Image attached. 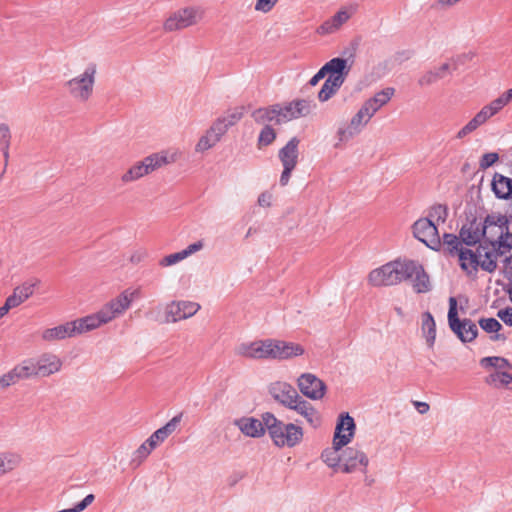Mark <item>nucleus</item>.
I'll use <instances>...</instances> for the list:
<instances>
[{"label":"nucleus","mask_w":512,"mask_h":512,"mask_svg":"<svg viewBox=\"0 0 512 512\" xmlns=\"http://www.w3.org/2000/svg\"><path fill=\"white\" fill-rule=\"evenodd\" d=\"M421 331L427 345L432 348L436 339V323L429 311L424 312L421 316Z\"/></svg>","instance_id":"34"},{"label":"nucleus","mask_w":512,"mask_h":512,"mask_svg":"<svg viewBox=\"0 0 512 512\" xmlns=\"http://www.w3.org/2000/svg\"><path fill=\"white\" fill-rule=\"evenodd\" d=\"M395 93V89L387 87L380 92L376 93L373 97L364 102L362 108H366L368 114L373 117L375 113L387 104Z\"/></svg>","instance_id":"29"},{"label":"nucleus","mask_w":512,"mask_h":512,"mask_svg":"<svg viewBox=\"0 0 512 512\" xmlns=\"http://www.w3.org/2000/svg\"><path fill=\"white\" fill-rule=\"evenodd\" d=\"M200 309L198 303L192 301H173L166 307V321L178 322L195 315Z\"/></svg>","instance_id":"16"},{"label":"nucleus","mask_w":512,"mask_h":512,"mask_svg":"<svg viewBox=\"0 0 512 512\" xmlns=\"http://www.w3.org/2000/svg\"><path fill=\"white\" fill-rule=\"evenodd\" d=\"M509 231V220L507 216L499 213L488 214L482 221L483 241L480 245L490 247L503 237L505 232Z\"/></svg>","instance_id":"10"},{"label":"nucleus","mask_w":512,"mask_h":512,"mask_svg":"<svg viewBox=\"0 0 512 512\" xmlns=\"http://www.w3.org/2000/svg\"><path fill=\"white\" fill-rule=\"evenodd\" d=\"M350 17L351 14L346 9H341L334 16L324 21L316 29V33L319 35H329L335 33L344 23L350 19Z\"/></svg>","instance_id":"26"},{"label":"nucleus","mask_w":512,"mask_h":512,"mask_svg":"<svg viewBox=\"0 0 512 512\" xmlns=\"http://www.w3.org/2000/svg\"><path fill=\"white\" fill-rule=\"evenodd\" d=\"M500 372L501 371H496L492 374H490L487 378H486V383L489 384V385H493L494 387L496 388H499V378H500Z\"/></svg>","instance_id":"63"},{"label":"nucleus","mask_w":512,"mask_h":512,"mask_svg":"<svg viewBox=\"0 0 512 512\" xmlns=\"http://www.w3.org/2000/svg\"><path fill=\"white\" fill-rule=\"evenodd\" d=\"M164 153H154L133 164L122 176L125 184L139 180L162 166L172 162Z\"/></svg>","instance_id":"7"},{"label":"nucleus","mask_w":512,"mask_h":512,"mask_svg":"<svg viewBox=\"0 0 512 512\" xmlns=\"http://www.w3.org/2000/svg\"><path fill=\"white\" fill-rule=\"evenodd\" d=\"M218 142L219 139L217 138V136H215L213 133L207 130L206 134L199 139L198 143L196 144L195 150L197 152H204L215 146Z\"/></svg>","instance_id":"44"},{"label":"nucleus","mask_w":512,"mask_h":512,"mask_svg":"<svg viewBox=\"0 0 512 512\" xmlns=\"http://www.w3.org/2000/svg\"><path fill=\"white\" fill-rule=\"evenodd\" d=\"M360 132L352 127V125L348 124L345 127H339L337 130V138L338 142L334 145L335 148L340 147L341 143H345L352 139L354 136L358 135Z\"/></svg>","instance_id":"45"},{"label":"nucleus","mask_w":512,"mask_h":512,"mask_svg":"<svg viewBox=\"0 0 512 512\" xmlns=\"http://www.w3.org/2000/svg\"><path fill=\"white\" fill-rule=\"evenodd\" d=\"M252 117L255 120V122L259 124H264L266 122H272L274 121L277 124V107L276 105L267 107V108H259L253 111Z\"/></svg>","instance_id":"36"},{"label":"nucleus","mask_w":512,"mask_h":512,"mask_svg":"<svg viewBox=\"0 0 512 512\" xmlns=\"http://www.w3.org/2000/svg\"><path fill=\"white\" fill-rule=\"evenodd\" d=\"M512 255V233L505 232L504 236L490 247L486 245L482 270L492 273L497 268L498 258L506 259Z\"/></svg>","instance_id":"9"},{"label":"nucleus","mask_w":512,"mask_h":512,"mask_svg":"<svg viewBox=\"0 0 512 512\" xmlns=\"http://www.w3.org/2000/svg\"><path fill=\"white\" fill-rule=\"evenodd\" d=\"M462 243L463 241L461 240L460 236L458 237L451 233H444L441 239V245L443 244L447 248L451 256H457L459 251L464 250Z\"/></svg>","instance_id":"38"},{"label":"nucleus","mask_w":512,"mask_h":512,"mask_svg":"<svg viewBox=\"0 0 512 512\" xmlns=\"http://www.w3.org/2000/svg\"><path fill=\"white\" fill-rule=\"evenodd\" d=\"M304 351L300 344L271 339V359L287 360L303 355Z\"/></svg>","instance_id":"19"},{"label":"nucleus","mask_w":512,"mask_h":512,"mask_svg":"<svg viewBox=\"0 0 512 512\" xmlns=\"http://www.w3.org/2000/svg\"><path fill=\"white\" fill-rule=\"evenodd\" d=\"M297 385L300 392L312 400H320L326 393V384L312 373L300 375Z\"/></svg>","instance_id":"15"},{"label":"nucleus","mask_w":512,"mask_h":512,"mask_svg":"<svg viewBox=\"0 0 512 512\" xmlns=\"http://www.w3.org/2000/svg\"><path fill=\"white\" fill-rule=\"evenodd\" d=\"M270 345L271 339L242 343L237 347L236 353L247 358L271 359Z\"/></svg>","instance_id":"21"},{"label":"nucleus","mask_w":512,"mask_h":512,"mask_svg":"<svg viewBox=\"0 0 512 512\" xmlns=\"http://www.w3.org/2000/svg\"><path fill=\"white\" fill-rule=\"evenodd\" d=\"M28 370L22 361L7 373L0 375V391L15 385L21 380L29 379Z\"/></svg>","instance_id":"30"},{"label":"nucleus","mask_w":512,"mask_h":512,"mask_svg":"<svg viewBox=\"0 0 512 512\" xmlns=\"http://www.w3.org/2000/svg\"><path fill=\"white\" fill-rule=\"evenodd\" d=\"M326 75V71L323 67H321L320 70L309 80V84L311 86L317 85L319 81L322 80Z\"/></svg>","instance_id":"62"},{"label":"nucleus","mask_w":512,"mask_h":512,"mask_svg":"<svg viewBox=\"0 0 512 512\" xmlns=\"http://www.w3.org/2000/svg\"><path fill=\"white\" fill-rule=\"evenodd\" d=\"M347 76L348 74H329L326 81H328V83H330V85H332L335 89L339 90L345 82Z\"/></svg>","instance_id":"55"},{"label":"nucleus","mask_w":512,"mask_h":512,"mask_svg":"<svg viewBox=\"0 0 512 512\" xmlns=\"http://www.w3.org/2000/svg\"><path fill=\"white\" fill-rule=\"evenodd\" d=\"M337 89H335L328 81L325 80L322 88L318 92V99L320 102L328 101L333 95L337 93Z\"/></svg>","instance_id":"50"},{"label":"nucleus","mask_w":512,"mask_h":512,"mask_svg":"<svg viewBox=\"0 0 512 512\" xmlns=\"http://www.w3.org/2000/svg\"><path fill=\"white\" fill-rule=\"evenodd\" d=\"M28 370V378L48 377L59 372L62 368V360L55 354L44 353L38 359H26L23 361Z\"/></svg>","instance_id":"11"},{"label":"nucleus","mask_w":512,"mask_h":512,"mask_svg":"<svg viewBox=\"0 0 512 512\" xmlns=\"http://www.w3.org/2000/svg\"><path fill=\"white\" fill-rule=\"evenodd\" d=\"M152 451H153V449L145 441L134 452V457L132 459V463H136L137 465H140L150 455V453Z\"/></svg>","instance_id":"48"},{"label":"nucleus","mask_w":512,"mask_h":512,"mask_svg":"<svg viewBox=\"0 0 512 512\" xmlns=\"http://www.w3.org/2000/svg\"><path fill=\"white\" fill-rule=\"evenodd\" d=\"M368 464L369 458L360 448L351 446L342 450V472L353 473L358 470L366 472Z\"/></svg>","instance_id":"14"},{"label":"nucleus","mask_w":512,"mask_h":512,"mask_svg":"<svg viewBox=\"0 0 512 512\" xmlns=\"http://www.w3.org/2000/svg\"><path fill=\"white\" fill-rule=\"evenodd\" d=\"M372 117L368 114L366 108H360L359 111L352 117L350 125L361 132L362 128L370 121Z\"/></svg>","instance_id":"46"},{"label":"nucleus","mask_w":512,"mask_h":512,"mask_svg":"<svg viewBox=\"0 0 512 512\" xmlns=\"http://www.w3.org/2000/svg\"><path fill=\"white\" fill-rule=\"evenodd\" d=\"M451 73V67L449 63H443L439 67H435L423 72L418 80L417 84L421 88L429 87L438 81L444 79L448 74Z\"/></svg>","instance_id":"25"},{"label":"nucleus","mask_w":512,"mask_h":512,"mask_svg":"<svg viewBox=\"0 0 512 512\" xmlns=\"http://www.w3.org/2000/svg\"><path fill=\"white\" fill-rule=\"evenodd\" d=\"M276 139V132L275 130L269 126L266 125L260 132L258 137V147L261 148L262 146H268L273 143V141Z\"/></svg>","instance_id":"47"},{"label":"nucleus","mask_w":512,"mask_h":512,"mask_svg":"<svg viewBox=\"0 0 512 512\" xmlns=\"http://www.w3.org/2000/svg\"><path fill=\"white\" fill-rule=\"evenodd\" d=\"M19 463V456L12 453H0V475L14 469Z\"/></svg>","instance_id":"39"},{"label":"nucleus","mask_w":512,"mask_h":512,"mask_svg":"<svg viewBox=\"0 0 512 512\" xmlns=\"http://www.w3.org/2000/svg\"><path fill=\"white\" fill-rule=\"evenodd\" d=\"M299 143L300 140L297 137H293L279 150L278 157L283 166V171L279 180L281 186H286L288 184L291 173L298 163Z\"/></svg>","instance_id":"12"},{"label":"nucleus","mask_w":512,"mask_h":512,"mask_svg":"<svg viewBox=\"0 0 512 512\" xmlns=\"http://www.w3.org/2000/svg\"><path fill=\"white\" fill-rule=\"evenodd\" d=\"M297 400L288 409L296 411L301 415L312 427L320 425L321 419L318 411L312 406L310 402L303 399L300 395Z\"/></svg>","instance_id":"23"},{"label":"nucleus","mask_w":512,"mask_h":512,"mask_svg":"<svg viewBox=\"0 0 512 512\" xmlns=\"http://www.w3.org/2000/svg\"><path fill=\"white\" fill-rule=\"evenodd\" d=\"M96 72V65L91 63L85 68L82 74L68 80L64 84L72 98L79 102L89 100L93 94Z\"/></svg>","instance_id":"5"},{"label":"nucleus","mask_w":512,"mask_h":512,"mask_svg":"<svg viewBox=\"0 0 512 512\" xmlns=\"http://www.w3.org/2000/svg\"><path fill=\"white\" fill-rule=\"evenodd\" d=\"M186 257L185 255H183V252L180 251V252H176V253H173V254H169L165 257H163L160 261H159V265L161 267H168V266H172L182 260H184Z\"/></svg>","instance_id":"51"},{"label":"nucleus","mask_w":512,"mask_h":512,"mask_svg":"<svg viewBox=\"0 0 512 512\" xmlns=\"http://www.w3.org/2000/svg\"><path fill=\"white\" fill-rule=\"evenodd\" d=\"M448 216V209L445 205L437 204L430 208L428 212V216L426 218H431L436 225L439 223H445Z\"/></svg>","instance_id":"43"},{"label":"nucleus","mask_w":512,"mask_h":512,"mask_svg":"<svg viewBox=\"0 0 512 512\" xmlns=\"http://www.w3.org/2000/svg\"><path fill=\"white\" fill-rule=\"evenodd\" d=\"M499 160V155L495 152L491 153H485L480 161H479V167L482 170H485L489 167H491L493 164H495Z\"/></svg>","instance_id":"52"},{"label":"nucleus","mask_w":512,"mask_h":512,"mask_svg":"<svg viewBox=\"0 0 512 512\" xmlns=\"http://www.w3.org/2000/svg\"><path fill=\"white\" fill-rule=\"evenodd\" d=\"M501 387L507 388V389H512L510 374L507 371L500 372L499 388H501Z\"/></svg>","instance_id":"60"},{"label":"nucleus","mask_w":512,"mask_h":512,"mask_svg":"<svg viewBox=\"0 0 512 512\" xmlns=\"http://www.w3.org/2000/svg\"><path fill=\"white\" fill-rule=\"evenodd\" d=\"M460 238L468 246L475 245L476 243L483 241L482 234V221H479L476 217L464 224L460 229Z\"/></svg>","instance_id":"24"},{"label":"nucleus","mask_w":512,"mask_h":512,"mask_svg":"<svg viewBox=\"0 0 512 512\" xmlns=\"http://www.w3.org/2000/svg\"><path fill=\"white\" fill-rule=\"evenodd\" d=\"M478 323L482 330H484L487 333L492 334L490 336V339L492 341L504 342L508 339L507 335H505L504 333H500V331L502 330V325L497 319H495V318H480Z\"/></svg>","instance_id":"33"},{"label":"nucleus","mask_w":512,"mask_h":512,"mask_svg":"<svg viewBox=\"0 0 512 512\" xmlns=\"http://www.w3.org/2000/svg\"><path fill=\"white\" fill-rule=\"evenodd\" d=\"M234 424L241 430V432L249 437H260L265 433V424L262 420L253 417H243L235 420Z\"/></svg>","instance_id":"27"},{"label":"nucleus","mask_w":512,"mask_h":512,"mask_svg":"<svg viewBox=\"0 0 512 512\" xmlns=\"http://www.w3.org/2000/svg\"><path fill=\"white\" fill-rule=\"evenodd\" d=\"M486 245H479L475 252L470 249H464L459 251L458 259L460 267L467 273L472 274L477 272L478 267L482 269V263L484 260V251Z\"/></svg>","instance_id":"20"},{"label":"nucleus","mask_w":512,"mask_h":512,"mask_svg":"<svg viewBox=\"0 0 512 512\" xmlns=\"http://www.w3.org/2000/svg\"><path fill=\"white\" fill-rule=\"evenodd\" d=\"M202 248H203L202 241H197L195 243H192V244L188 245L187 248L182 250V252H183V255H185V257L187 258L191 254L201 250Z\"/></svg>","instance_id":"58"},{"label":"nucleus","mask_w":512,"mask_h":512,"mask_svg":"<svg viewBox=\"0 0 512 512\" xmlns=\"http://www.w3.org/2000/svg\"><path fill=\"white\" fill-rule=\"evenodd\" d=\"M293 105L297 118L306 117L316 107V104L313 101L306 99L294 100Z\"/></svg>","instance_id":"42"},{"label":"nucleus","mask_w":512,"mask_h":512,"mask_svg":"<svg viewBox=\"0 0 512 512\" xmlns=\"http://www.w3.org/2000/svg\"><path fill=\"white\" fill-rule=\"evenodd\" d=\"M35 285L36 283L25 282L22 285L17 286L12 295L6 299L7 303L12 308L19 306L33 295Z\"/></svg>","instance_id":"32"},{"label":"nucleus","mask_w":512,"mask_h":512,"mask_svg":"<svg viewBox=\"0 0 512 512\" xmlns=\"http://www.w3.org/2000/svg\"><path fill=\"white\" fill-rule=\"evenodd\" d=\"M263 422L278 447H294L302 441L303 429L296 424L284 423L270 412L263 414Z\"/></svg>","instance_id":"2"},{"label":"nucleus","mask_w":512,"mask_h":512,"mask_svg":"<svg viewBox=\"0 0 512 512\" xmlns=\"http://www.w3.org/2000/svg\"><path fill=\"white\" fill-rule=\"evenodd\" d=\"M512 101V88L503 92L499 97L483 106L481 110L456 134L457 139H463L498 114Z\"/></svg>","instance_id":"3"},{"label":"nucleus","mask_w":512,"mask_h":512,"mask_svg":"<svg viewBox=\"0 0 512 512\" xmlns=\"http://www.w3.org/2000/svg\"><path fill=\"white\" fill-rule=\"evenodd\" d=\"M75 324L70 322H66L64 324L58 325L56 327L45 329L41 337L44 341L52 342L57 340H63L65 338H71L76 336L75 333Z\"/></svg>","instance_id":"28"},{"label":"nucleus","mask_w":512,"mask_h":512,"mask_svg":"<svg viewBox=\"0 0 512 512\" xmlns=\"http://www.w3.org/2000/svg\"><path fill=\"white\" fill-rule=\"evenodd\" d=\"M407 272L405 280L413 279V288L417 293H426L430 290V281L422 265L415 261L408 260L406 264Z\"/></svg>","instance_id":"22"},{"label":"nucleus","mask_w":512,"mask_h":512,"mask_svg":"<svg viewBox=\"0 0 512 512\" xmlns=\"http://www.w3.org/2000/svg\"><path fill=\"white\" fill-rule=\"evenodd\" d=\"M406 264L407 261H393L372 270L368 275L369 284L375 287L392 286L404 281Z\"/></svg>","instance_id":"4"},{"label":"nucleus","mask_w":512,"mask_h":512,"mask_svg":"<svg viewBox=\"0 0 512 512\" xmlns=\"http://www.w3.org/2000/svg\"><path fill=\"white\" fill-rule=\"evenodd\" d=\"M448 324L451 331L463 343L474 341L478 336L477 325L469 318L460 319L458 317L457 300L455 297L449 298Z\"/></svg>","instance_id":"6"},{"label":"nucleus","mask_w":512,"mask_h":512,"mask_svg":"<svg viewBox=\"0 0 512 512\" xmlns=\"http://www.w3.org/2000/svg\"><path fill=\"white\" fill-rule=\"evenodd\" d=\"M271 194L263 192L258 197V204L262 207H269L271 205Z\"/></svg>","instance_id":"61"},{"label":"nucleus","mask_w":512,"mask_h":512,"mask_svg":"<svg viewBox=\"0 0 512 512\" xmlns=\"http://www.w3.org/2000/svg\"><path fill=\"white\" fill-rule=\"evenodd\" d=\"M354 431V419L349 416L348 413L341 414L337 422L333 438V444L336 445V448H343L346 446L353 438Z\"/></svg>","instance_id":"18"},{"label":"nucleus","mask_w":512,"mask_h":512,"mask_svg":"<svg viewBox=\"0 0 512 512\" xmlns=\"http://www.w3.org/2000/svg\"><path fill=\"white\" fill-rule=\"evenodd\" d=\"M204 16V10L200 7L189 6L181 8L165 20L163 29L166 32L183 30L198 24Z\"/></svg>","instance_id":"8"},{"label":"nucleus","mask_w":512,"mask_h":512,"mask_svg":"<svg viewBox=\"0 0 512 512\" xmlns=\"http://www.w3.org/2000/svg\"><path fill=\"white\" fill-rule=\"evenodd\" d=\"M278 0H257L255 4V10L263 13L270 12Z\"/></svg>","instance_id":"53"},{"label":"nucleus","mask_w":512,"mask_h":512,"mask_svg":"<svg viewBox=\"0 0 512 512\" xmlns=\"http://www.w3.org/2000/svg\"><path fill=\"white\" fill-rule=\"evenodd\" d=\"M10 139L11 134L8 125L0 124V151L3 152L5 165H7L9 158Z\"/></svg>","instance_id":"40"},{"label":"nucleus","mask_w":512,"mask_h":512,"mask_svg":"<svg viewBox=\"0 0 512 512\" xmlns=\"http://www.w3.org/2000/svg\"><path fill=\"white\" fill-rule=\"evenodd\" d=\"M492 191L498 199L512 198V179L500 173H495L491 183Z\"/></svg>","instance_id":"31"},{"label":"nucleus","mask_w":512,"mask_h":512,"mask_svg":"<svg viewBox=\"0 0 512 512\" xmlns=\"http://www.w3.org/2000/svg\"><path fill=\"white\" fill-rule=\"evenodd\" d=\"M225 122L227 123L228 127L235 125L241 118L242 113L241 112H233L227 116L221 117Z\"/></svg>","instance_id":"59"},{"label":"nucleus","mask_w":512,"mask_h":512,"mask_svg":"<svg viewBox=\"0 0 512 512\" xmlns=\"http://www.w3.org/2000/svg\"><path fill=\"white\" fill-rule=\"evenodd\" d=\"M268 392L271 397L283 405L286 408H289L295 400H297V396L299 395L297 390L289 383L284 381H276L269 385Z\"/></svg>","instance_id":"17"},{"label":"nucleus","mask_w":512,"mask_h":512,"mask_svg":"<svg viewBox=\"0 0 512 512\" xmlns=\"http://www.w3.org/2000/svg\"><path fill=\"white\" fill-rule=\"evenodd\" d=\"M229 127L225 120L221 117L218 118L212 126L209 128V131L213 133L220 140L221 137L228 131Z\"/></svg>","instance_id":"49"},{"label":"nucleus","mask_w":512,"mask_h":512,"mask_svg":"<svg viewBox=\"0 0 512 512\" xmlns=\"http://www.w3.org/2000/svg\"><path fill=\"white\" fill-rule=\"evenodd\" d=\"M413 235L427 247L439 250L441 238L436 223L431 218H420L412 226Z\"/></svg>","instance_id":"13"},{"label":"nucleus","mask_w":512,"mask_h":512,"mask_svg":"<svg viewBox=\"0 0 512 512\" xmlns=\"http://www.w3.org/2000/svg\"><path fill=\"white\" fill-rule=\"evenodd\" d=\"M95 497L93 494L87 495L81 502L77 504L80 511L85 510L93 501Z\"/></svg>","instance_id":"64"},{"label":"nucleus","mask_w":512,"mask_h":512,"mask_svg":"<svg viewBox=\"0 0 512 512\" xmlns=\"http://www.w3.org/2000/svg\"><path fill=\"white\" fill-rule=\"evenodd\" d=\"M183 417V412L178 413L174 416L170 421H168L164 426V430L171 435L174 431H176Z\"/></svg>","instance_id":"54"},{"label":"nucleus","mask_w":512,"mask_h":512,"mask_svg":"<svg viewBox=\"0 0 512 512\" xmlns=\"http://www.w3.org/2000/svg\"><path fill=\"white\" fill-rule=\"evenodd\" d=\"M139 296L140 291L138 289H126L116 298L106 303L98 312L72 321L75 324L76 335L94 330L121 316L129 309L133 300L139 298Z\"/></svg>","instance_id":"1"},{"label":"nucleus","mask_w":512,"mask_h":512,"mask_svg":"<svg viewBox=\"0 0 512 512\" xmlns=\"http://www.w3.org/2000/svg\"><path fill=\"white\" fill-rule=\"evenodd\" d=\"M276 107L278 113L277 124H281L292 119H297L296 113L294 111L295 108L293 105V101L287 103L283 107L277 104Z\"/></svg>","instance_id":"41"},{"label":"nucleus","mask_w":512,"mask_h":512,"mask_svg":"<svg viewBox=\"0 0 512 512\" xmlns=\"http://www.w3.org/2000/svg\"><path fill=\"white\" fill-rule=\"evenodd\" d=\"M500 356H488V357H484L480 360V365L483 367V368H495L497 369V366L498 363L500 362Z\"/></svg>","instance_id":"56"},{"label":"nucleus","mask_w":512,"mask_h":512,"mask_svg":"<svg viewBox=\"0 0 512 512\" xmlns=\"http://www.w3.org/2000/svg\"><path fill=\"white\" fill-rule=\"evenodd\" d=\"M327 74H349L350 67L347 59L336 57L322 66Z\"/></svg>","instance_id":"37"},{"label":"nucleus","mask_w":512,"mask_h":512,"mask_svg":"<svg viewBox=\"0 0 512 512\" xmlns=\"http://www.w3.org/2000/svg\"><path fill=\"white\" fill-rule=\"evenodd\" d=\"M497 316L507 325L512 326V308L507 307L497 312Z\"/></svg>","instance_id":"57"},{"label":"nucleus","mask_w":512,"mask_h":512,"mask_svg":"<svg viewBox=\"0 0 512 512\" xmlns=\"http://www.w3.org/2000/svg\"><path fill=\"white\" fill-rule=\"evenodd\" d=\"M341 449L342 448H336V445L333 444L332 447L323 450L321 459L331 468H341L342 452L339 453Z\"/></svg>","instance_id":"35"}]
</instances>
